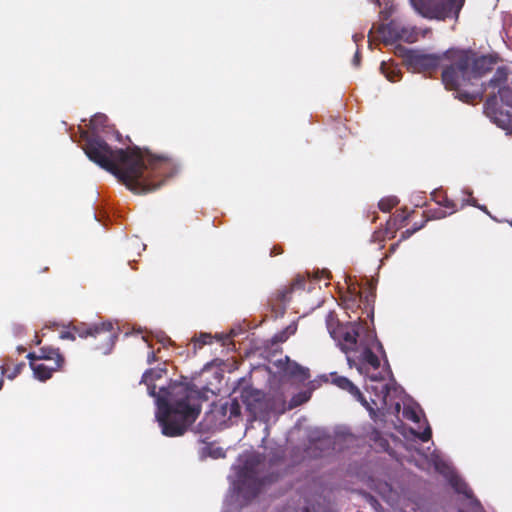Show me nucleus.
I'll use <instances>...</instances> for the list:
<instances>
[{
    "instance_id": "obj_8",
    "label": "nucleus",
    "mask_w": 512,
    "mask_h": 512,
    "mask_svg": "<svg viewBox=\"0 0 512 512\" xmlns=\"http://www.w3.org/2000/svg\"><path fill=\"white\" fill-rule=\"evenodd\" d=\"M306 279L304 276L297 275L289 285L278 288L269 298V305L275 318L282 317L287 305L293 298L296 291H304Z\"/></svg>"
},
{
    "instance_id": "obj_1",
    "label": "nucleus",
    "mask_w": 512,
    "mask_h": 512,
    "mask_svg": "<svg viewBox=\"0 0 512 512\" xmlns=\"http://www.w3.org/2000/svg\"><path fill=\"white\" fill-rule=\"evenodd\" d=\"M105 114H95L89 123L91 135L82 133L83 150L87 157L110 172L136 193H148L161 187L169 176L172 161L166 155H156L138 146L112 149L98 134L108 127Z\"/></svg>"
},
{
    "instance_id": "obj_28",
    "label": "nucleus",
    "mask_w": 512,
    "mask_h": 512,
    "mask_svg": "<svg viewBox=\"0 0 512 512\" xmlns=\"http://www.w3.org/2000/svg\"><path fill=\"white\" fill-rule=\"evenodd\" d=\"M425 226V221H421V223H419V226L418 227H412V228H409V229H406L405 231H403L400 235V239H399V242L401 241H404V240H407L408 238H410L415 232L419 231L420 229H422L423 227Z\"/></svg>"
},
{
    "instance_id": "obj_10",
    "label": "nucleus",
    "mask_w": 512,
    "mask_h": 512,
    "mask_svg": "<svg viewBox=\"0 0 512 512\" xmlns=\"http://www.w3.org/2000/svg\"><path fill=\"white\" fill-rule=\"evenodd\" d=\"M380 38L385 44H393L399 40L412 42V33L406 28L402 27L397 21L391 20L387 24H382L378 27Z\"/></svg>"
},
{
    "instance_id": "obj_6",
    "label": "nucleus",
    "mask_w": 512,
    "mask_h": 512,
    "mask_svg": "<svg viewBox=\"0 0 512 512\" xmlns=\"http://www.w3.org/2000/svg\"><path fill=\"white\" fill-rule=\"evenodd\" d=\"M76 335L80 338L93 337L99 339V342L95 344V349L103 354H108L115 345L117 329H115L111 322H102L93 325L80 323L79 325H73L69 330L62 331L60 338L74 341Z\"/></svg>"
},
{
    "instance_id": "obj_44",
    "label": "nucleus",
    "mask_w": 512,
    "mask_h": 512,
    "mask_svg": "<svg viewBox=\"0 0 512 512\" xmlns=\"http://www.w3.org/2000/svg\"><path fill=\"white\" fill-rule=\"evenodd\" d=\"M322 273H323L326 277H328V275H329V272H325V271H323Z\"/></svg>"
},
{
    "instance_id": "obj_18",
    "label": "nucleus",
    "mask_w": 512,
    "mask_h": 512,
    "mask_svg": "<svg viewBox=\"0 0 512 512\" xmlns=\"http://www.w3.org/2000/svg\"><path fill=\"white\" fill-rule=\"evenodd\" d=\"M25 363L20 362L17 364H13L10 361H6L3 365H1V373L6 376L8 379H14L17 377L21 370L24 368Z\"/></svg>"
},
{
    "instance_id": "obj_16",
    "label": "nucleus",
    "mask_w": 512,
    "mask_h": 512,
    "mask_svg": "<svg viewBox=\"0 0 512 512\" xmlns=\"http://www.w3.org/2000/svg\"><path fill=\"white\" fill-rule=\"evenodd\" d=\"M380 70L390 82H397L402 78V71L397 64L382 62Z\"/></svg>"
},
{
    "instance_id": "obj_37",
    "label": "nucleus",
    "mask_w": 512,
    "mask_h": 512,
    "mask_svg": "<svg viewBox=\"0 0 512 512\" xmlns=\"http://www.w3.org/2000/svg\"><path fill=\"white\" fill-rule=\"evenodd\" d=\"M38 353H35V352H30L28 355H27V358L30 360V363L31 362H34L35 360H39L38 357H37Z\"/></svg>"
},
{
    "instance_id": "obj_11",
    "label": "nucleus",
    "mask_w": 512,
    "mask_h": 512,
    "mask_svg": "<svg viewBox=\"0 0 512 512\" xmlns=\"http://www.w3.org/2000/svg\"><path fill=\"white\" fill-rule=\"evenodd\" d=\"M484 109L487 116H489L495 123L499 125L501 123H505L509 118V115L507 113L504 114L499 107L496 94L490 95L486 99L484 103Z\"/></svg>"
},
{
    "instance_id": "obj_7",
    "label": "nucleus",
    "mask_w": 512,
    "mask_h": 512,
    "mask_svg": "<svg viewBox=\"0 0 512 512\" xmlns=\"http://www.w3.org/2000/svg\"><path fill=\"white\" fill-rule=\"evenodd\" d=\"M454 48L440 54H428L422 51H409L405 56V63L408 70L414 73H423L432 75L442 68V82L447 70L453 69Z\"/></svg>"
},
{
    "instance_id": "obj_30",
    "label": "nucleus",
    "mask_w": 512,
    "mask_h": 512,
    "mask_svg": "<svg viewBox=\"0 0 512 512\" xmlns=\"http://www.w3.org/2000/svg\"><path fill=\"white\" fill-rule=\"evenodd\" d=\"M412 433L419 438L422 442H427L432 437V430L429 425L426 426V428L422 432H416L412 430Z\"/></svg>"
},
{
    "instance_id": "obj_9",
    "label": "nucleus",
    "mask_w": 512,
    "mask_h": 512,
    "mask_svg": "<svg viewBox=\"0 0 512 512\" xmlns=\"http://www.w3.org/2000/svg\"><path fill=\"white\" fill-rule=\"evenodd\" d=\"M331 383L337 386L338 388L347 391L351 394L357 401H359L368 411L372 419H375L377 416V408L373 403L368 401L365 396L361 393L359 388L354 385L347 377L340 376L336 372L330 374Z\"/></svg>"
},
{
    "instance_id": "obj_20",
    "label": "nucleus",
    "mask_w": 512,
    "mask_h": 512,
    "mask_svg": "<svg viewBox=\"0 0 512 512\" xmlns=\"http://www.w3.org/2000/svg\"><path fill=\"white\" fill-rule=\"evenodd\" d=\"M450 484L457 493L463 494L467 498L473 497V491L467 485V483L465 481H463L461 478H459V477L451 478Z\"/></svg>"
},
{
    "instance_id": "obj_32",
    "label": "nucleus",
    "mask_w": 512,
    "mask_h": 512,
    "mask_svg": "<svg viewBox=\"0 0 512 512\" xmlns=\"http://www.w3.org/2000/svg\"><path fill=\"white\" fill-rule=\"evenodd\" d=\"M409 217V214L406 213V210L405 209H402L400 211H397L396 214H394L392 216L393 219L396 220V222L398 223V225L400 227L403 226V224L405 223V221L408 219Z\"/></svg>"
},
{
    "instance_id": "obj_19",
    "label": "nucleus",
    "mask_w": 512,
    "mask_h": 512,
    "mask_svg": "<svg viewBox=\"0 0 512 512\" xmlns=\"http://www.w3.org/2000/svg\"><path fill=\"white\" fill-rule=\"evenodd\" d=\"M260 393L256 390L252 389H244L241 392V401L243 404L247 406L249 411H253L254 404L253 402H258L260 400Z\"/></svg>"
},
{
    "instance_id": "obj_12",
    "label": "nucleus",
    "mask_w": 512,
    "mask_h": 512,
    "mask_svg": "<svg viewBox=\"0 0 512 512\" xmlns=\"http://www.w3.org/2000/svg\"><path fill=\"white\" fill-rule=\"evenodd\" d=\"M278 367L291 377H296L301 380L309 378V370L298 363L291 361L288 356L285 357L284 362L282 360L278 361Z\"/></svg>"
},
{
    "instance_id": "obj_41",
    "label": "nucleus",
    "mask_w": 512,
    "mask_h": 512,
    "mask_svg": "<svg viewBox=\"0 0 512 512\" xmlns=\"http://www.w3.org/2000/svg\"><path fill=\"white\" fill-rule=\"evenodd\" d=\"M399 243H400V242L398 241L397 243L392 244V245H391V247H390V251H391V252H394V251H395V249H396V247H398Z\"/></svg>"
},
{
    "instance_id": "obj_27",
    "label": "nucleus",
    "mask_w": 512,
    "mask_h": 512,
    "mask_svg": "<svg viewBox=\"0 0 512 512\" xmlns=\"http://www.w3.org/2000/svg\"><path fill=\"white\" fill-rule=\"evenodd\" d=\"M309 399H310L309 392L298 393L297 395L292 397L290 406L296 407V406L302 405L303 403L307 402Z\"/></svg>"
},
{
    "instance_id": "obj_13",
    "label": "nucleus",
    "mask_w": 512,
    "mask_h": 512,
    "mask_svg": "<svg viewBox=\"0 0 512 512\" xmlns=\"http://www.w3.org/2000/svg\"><path fill=\"white\" fill-rule=\"evenodd\" d=\"M30 367L33 370V374L36 379L40 381H46L52 377L54 372L61 370L63 366H60L59 364L48 366L45 364H37L35 362H31Z\"/></svg>"
},
{
    "instance_id": "obj_26",
    "label": "nucleus",
    "mask_w": 512,
    "mask_h": 512,
    "mask_svg": "<svg viewBox=\"0 0 512 512\" xmlns=\"http://www.w3.org/2000/svg\"><path fill=\"white\" fill-rule=\"evenodd\" d=\"M403 416L412 422L419 423L420 422V415L417 412V410L413 407L407 406L404 407L403 410Z\"/></svg>"
},
{
    "instance_id": "obj_46",
    "label": "nucleus",
    "mask_w": 512,
    "mask_h": 512,
    "mask_svg": "<svg viewBox=\"0 0 512 512\" xmlns=\"http://www.w3.org/2000/svg\"><path fill=\"white\" fill-rule=\"evenodd\" d=\"M510 225L512 226V221L510 222Z\"/></svg>"
},
{
    "instance_id": "obj_39",
    "label": "nucleus",
    "mask_w": 512,
    "mask_h": 512,
    "mask_svg": "<svg viewBox=\"0 0 512 512\" xmlns=\"http://www.w3.org/2000/svg\"><path fill=\"white\" fill-rule=\"evenodd\" d=\"M281 253H282V249L277 248V247H273V248L271 249L270 255H271V256H276V255H279V254H281Z\"/></svg>"
},
{
    "instance_id": "obj_29",
    "label": "nucleus",
    "mask_w": 512,
    "mask_h": 512,
    "mask_svg": "<svg viewBox=\"0 0 512 512\" xmlns=\"http://www.w3.org/2000/svg\"><path fill=\"white\" fill-rule=\"evenodd\" d=\"M241 414V405L237 399H233L229 404V417H238Z\"/></svg>"
},
{
    "instance_id": "obj_31",
    "label": "nucleus",
    "mask_w": 512,
    "mask_h": 512,
    "mask_svg": "<svg viewBox=\"0 0 512 512\" xmlns=\"http://www.w3.org/2000/svg\"><path fill=\"white\" fill-rule=\"evenodd\" d=\"M212 343V336L208 333H201L196 339H195V345L198 344L199 348H202L206 344Z\"/></svg>"
},
{
    "instance_id": "obj_34",
    "label": "nucleus",
    "mask_w": 512,
    "mask_h": 512,
    "mask_svg": "<svg viewBox=\"0 0 512 512\" xmlns=\"http://www.w3.org/2000/svg\"><path fill=\"white\" fill-rule=\"evenodd\" d=\"M278 476L274 477L273 475H271L269 478H264L261 483H258L256 485V487L254 488L253 492H252V496L253 497H256L260 491V485L261 484H265L266 482H273L275 480H277Z\"/></svg>"
},
{
    "instance_id": "obj_15",
    "label": "nucleus",
    "mask_w": 512,
    "mask_h": 512,
    "mask_svg": "<svg viewBox=\"0 0 512 512\" xmlns=\"http://www.w3.org/2000/svg\"><path fill=\"white\" fill-rule=\"evenodd\" d=\"M431 199L442 208L447 209L448 213H455L458 210L456 203L442 190L433 191L431 193Z\"/></svg>"
},
{
    "instance_id": "obj_33",
    "label": "nucleus",
    "mask_w": 512,
    "mask_h": 512,
    "mask_svg": "<svg viewBox=\"0 0 512 512\" xmlns=\"http://www.w3.org/2000/svg\"><path fill=\"white\" fill-rule=\"evenodd\" d=\"M385 238H388V235L385 233L384 230H377L372 234L371 241L372 242H382L385 240Z\"/></svg>"
},
{
    "instance_id": "obj_3",
    "label": "nucleus",
    "mask_w": 512,
    "mask_h": 512,
    "mask_svg": "<svg viewBox=\"0 0 512 512\" xmlns=\"http://www.w3.org/2000/svg\"><path fill=\"white\" fill-rule=\"evenodd\" d=\"M376 348L383 357L378 346L368 338V340L360 347V351L355 352L354 356H347V362L350 367H355L358 372L369 378L370 383L366 384V391L373 405L377 409H385L395 406L396 411L400 410V403L394 402L401 394V390L395 383H386L385 370L380 367L378 356L372 351Z\"/></svg>"
},
{
    "instance_id": "obj_38",
    "label": "nucleus",
    "mask_w": 512,
    "mask_h": 512,
    "mask_svg": "<svg viewBox=\"0 0 512 512\" xmlns=\"http://www.w3.org/2000/svg\"><path fill=\"white\" fill-rule=\"evenodd\" d=\"M353 63L355 66H358L359 63H360V53L359 51H356L355 55H354V58H353Z\"/></svg>"
},
{
    "instance_id": "obj_2",
    "label": "nucleus",
    "mask_w": 512,
    "mask_h": 512,
    "mask_svg": "<svg viewBox=\"0 0 512 512\" xmlns=\"http://www.w3.org/2000/svg\"><path fill=\"white\" fill-rule=\"evenodd\" d=\"M166 373L165 365L148 369L143 373L140 383H144L149 395L155 398L156 418L162 434L177 437L183 435L200 415L201 392L193 384L174 382L161 387L156 393L154 382Z\"/></svg>"
},
{
    "instance_id": "obj_4",
    "label": "nucleus",
    "mask_w": 512,
    "mask_h": 512,
    "mask_svg": "<svg viewBox=\"0 0 512 512\" xmlns=\"http://www.w3.org/2000/svg\"><path fill=\"white\" fill-rule=\"evenodd\" d=\"M453 69L447 70L444 75V86L447 90L457 91L459 98L466 102L473 100L474 96L461 92L473 79H478L493 69L496 60L492 56L477 57L470 50L454 48Z\"/></svg>"
},
{
    "instance_id": "obj_24",
    "label": "nucleus",
    "mask_w": 512,
    "mask_h": 512,
    "mask_svg": "<svg viewBox=\"0 0 512 512\" xmlns=\"http://www.w3.org/2000/svg\"><path fill=\"white\" fill-rule=\"evenodd\" d=\"M400 228L398 223L392 217L386 222L385 233L388 235V239L394 238L396 231Z\"/></svg>"
},
{
    "instance_id": "obj_22",
    "label": "nucleus",
    "mask_w": 512,
    "mask_h": 512,
    "mask_svg": "<svg viewBox=\"0 0 512 512\" xmlns=\"http://www.w3.org/2000/svg\"><path fill=\"white\" fill-rule=\"evenodd\" d=\"M398 199L395 196L383 198L379 201L378 207L382 212H389L398 204Z\"/></svg>"
},
{
    "instance_id": "obj_5",
    "label": "nucleus",
    "mask_w": 512,
    "mask_h": 512,
    "mask_svg": "<svg viewBox=\"0 0 512 512\" xmlns=\"http://www.w3.org/2000/svg\"><path fill=\"white\" fill-rule=\"evenodd\" d=\"M331 337L338 343L340 349L346 353H355L360 351V347L370 338L378 349L384 354V347L373 333L367 330L366 323L349 322L347 324H337L330 329Z\"/></svg>"
},
{
    "instance_id": "obj_36",
    "label": "nucleus",
    "mask_w": 512,
    "mask_h": 512,
    "mask_svg": "<svg viewBox=\"0 0 512 512\" xmlns=\"http://www.w3.org/2000/svg\"><path fill=\"white\" fill-rule=\"evenodd\" d=\"M157 361V358H156V354L154 351H152L151 353L148 354V357H147V362L149 364H152L153 362Z\"/></svg>"
},
{
    "instance_id": "obj_45",
    "label": "nucleus",
    "mask_w": 512,
    "mask_h": 512,
    "mask_svg": "<svg viewBox=\"0 0 512 512\" xmlns=\"http://www.w3.org/2000/svg\"><path fill=\"white\" fill-rule=\"evenodd\" d=\"M354 40L355 41L359 40V37H357V35H354Z\"/></svg>"
},
{
    "instance_id": "obj_23",
    "label": "nucleus",
    "mask_w": 512,
    "mask_h": 512,
    "mask_svg": "<svg viewBox=\"0 0 512 512\" xmlns=\"http://www.w3.org/2000/svg\"><path fill=\"white\" fill-rule=\"evenodd\" d=\"M260 463H261V456L259 454H253L246 460L244 469L250 473H255L256 467Z\"/></svg>"
},
{
    "instance_id": "obj_21",
    "label": "nucleus",
    "mask_w": 512,
    "mask_h": 512,
    "mask_svg": "<svg viewBox=\"0 0 512 512\" xmlns=\"http://www.w3.org/2000/svg\"><path fill=\"white\" fill-rule=\"evenodd\" d=\"M451 214L452 213H448L447 209H445V210L442 208L427 209L423 213V216L425 217V219L423 221H425V223H426L429 220L442 219Z\"/></svg>"
},
{
    "instance_id": "obj_25",
    "label": "nucleus",
    "mask_w": 512,
    "mask_h": 512,
    "mask_svg": "<svg viewBox=\"0 0 512 512\" xmlns=\"http://www.w3.org/2000/svg\"><path fill=\"white\" fill-rule=\"evenodd\" d=\"M285 456V451L282 447H277L273 451L270 452V463L271 465H275L279 462H282Z\"/></svg>"
},
{
    "instance_id": "obj_14",
    "label": "nucleus",
    "mask_w": 512,
    "mask_h": 512,
    "mask_svg": "<svg viewBox=\"0 0 512 512\" xmlns=\"http://www.w3.org/2000/svg\"><path fill=\"white\" fill-rule=\"evenodd\" d=\"M37 357L41 360L53 361L54 364H59L60 366L65 364V358L61 354L60 349L52 346L41 347Z\"/></svg>"
},
{
    "instance_id": "obj_17",
    "label": "nucleus",
    "mask_w": 512,
    "mask_h": 512,
    "mask_svg": "<svg viewBox=\"0 0 512 512\" xmlns=\"http://www.w3.org/2000/svg\"><path fill=\"white\" fill-rule=\"evenodd\" d=\"M297 331V323H290L285 329L279 331L271 338L272 345L283 343L288 340V338L294 335Z\"/></svg>"
},
{
    "instance_id": "obj_42",
    "label": "nucleus",
    "mask_w": 512,
    "mask_h": 512,
    "mask_svg": "<svg viewBox=\"0 0 512 512\" xmlns=\"http://www.w3.org/2000/svg\"><path fill=\"white\" fill-rule=\"evenodd\" d=\"M170 341H171V340H170V338H168V337H163V338L160 340V342H161L163 345H165V344H166V342H170Z\"/></svg>"
},
{
    "instance_id": "obj_40",
    "label": "nucleus",
    "mask_w": 512,
    "mask_h": 512,
    "mask_svg": "<svg viewBox=\"0 0 512 512\" xmlns=\"http://www.w3.org/2000/svg\"><path fill=\"white\" fill-rule=\"evenodd\" d=\"M477 208H479L480 210L484 211L485 213L489 214L488 210H487V207L485 205H477Z\"/></svg>"
},
{
    "instance_id": "obj_43",
    "label": "nucleus",
    "mask_w": 512,
    "mask_h": 512,
    "mask_svg": "<svg viewBox=\"0 0 512 512\" xmlns=\"http://www.w3.org/2000/svg\"><path fill=\"white\" fill-rule=\"evenodd\" d=\"M36 338H38V337L36 336ZM35 343H36L37 345H39V344L41 343V340H40V339H35Z\"/></svg>"
},
{
    "instance_id": "obj_35",
    "label": "nucleus",
    "mask_w": 512,
    "mask_h": 512,
    "mask_svg": "<svg viewBox=\"0 0 512 512\" xmlns=\"http://www.w3.org/2000/svg\"><path fill=\"white\" fill-rule=\"evenodd\" d=\"M466 204H469L471 206L477 207L478 203L475 198H470L467 201L463 202L461 205V208H463Z\"/></svg>"
}]
</instances>
